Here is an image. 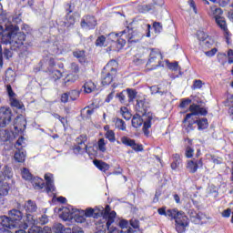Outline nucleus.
<instances>
[{
    "instance_id": "0e129e2a",
    "label": "nucleus",
    "mask_w": 233,
    "mask_h": 233,
    "mask_svg": "<svg viewBox=\"0 0 233 233\" xmlns=\"http://www.w3.org/2000/svg\"><path fill=\"white\" fill-rule=\"evenodd\" d=\"M28 233H41V227L39 226H31L28 229Z\"/></svg>"
},
{
    "instance_id": "473e14b6",
    "label": "nucleus",
    "mask_w": 233,
    "mask_h": 233,
    "mask_svg": "<svg viewBox=\"0 0 233 233\" xmlns=\"http://www.w3.org/2000/svg\"><path fill=\"white\" fill-rule=\"evenodd\" d=\"M156 59H163V55H161L159 49H151L148 63H154Z\"/></svg>"
},
{
    "instance_id": "7c9ffc66",
    "label": "nucleus",
    "mask_w": 233,
    "mask_h": 233,
    "mask_svg": "<svg viewBox=\"0 0 233 233\" xmlns=\"http://www.w3.org/2000/svg\"><path fill=\"white\" fill-rule=\"evenodd\" d=\"M85 217L86 218H95L97 219V218H101V213L99 212V208H87L85 211Z\"/></svg>"
},
{
    "instance_id": "5701e85b",
    "label": "nucleus",
    "mask_w": 233,
    "mask_h": 233,
    "mask_svg": "<svg viewBox=\"0 0 233 233\" xmlns=\"http://www.w3.org/2000/svg\"><path fill=\"white\" fill-rule=\"evenodd\" d=\"M45 179L46 183V190L48 193L56 191V186H54V175L50 173H46L45 175Z\"/></svg>"
},
{
    "instance_id": "f8f14e48",
    "label": "nucleus",
    "mask_w": 233,
    "mask_h": 233,
    "mask_svg": "<svg viewBox=\"0 0 233 233\" xmlns=\"http://www.w3.org/2000/svg\"><path fill=\"white\" fill-rule=\"evenodd\" d=\"M12 121V110L10 107H0V128L6 127Z\"/></svg>"
},
{
    "instance_id": "393cba45",
    "label": "nucleus",
    "mask_w": 233,
    "mask_h": 233,
    "mask_svg": "<svg viewBox=\"0 0 233 233\" xmlns=\"http://www.w3.org/2000/svg\"><path fill=\"white\" fill-rule=\"evenodd\" d=\"M73 221L76 223H85L86 221V217H85V210L76 208L73 215Z\"/></svg>"
},
{
    "instance_id": "5fc2aeb1",
    "label": "nucleus",
    "mask_w": 233,
    "mask_h": 233,
    "mask_svg": "<svg viewBox=\"0 0 233 233\" xmlns=\"http://www.w3.org/2000/svg\"><path fill=\"white\" fill-rule=\"evenodd\" d=\"M86 135H80L78 137H76V145H86L85 143H86Z\"/></svg>"
},
{
    "instance_id": "4468645a",
    "label": "nucleus",
    "mask_w": 233,
    "mask_h": 233,
    "mask_svg": "<svg viewBox=\"0 0 233 233\" xmlns=\"http://www.w3.org/2000/svg\"><path fill=\"white\" fill-rule=\"evenodd\" d=\"M197 36L202 48H210V46L214 45V39H212V37L208 36V35L203 31H198L197 33Z\"/></svg>"
},
{
    "instance_id": "f704fd0d",
    "label": "nucleus",
    "mask_w": 233,
    "mask_h": 233,
    "mask_svg": "<svg viewBox=\"0 0 233 233\" xmlns=\"http://www.w3.org/2000/svg\"><path fill=\"white\" fill-rule=\"evenodd\" d=\"M85 94H92L96 90V84L92 81H87L83 86Z\"/></svg>"
},
{
    "instance_id": "bb28decb",
    "label": "nucleus",
    "mask_w": 233,
    "mask_h": 233,
    "mask_svg": "<svg viewBox=\"0 0 233 233\" xmlns=\"http://www.w3.org/2000/svg\"><path fill=\"white\" fill-rule=\"evenodd\" d=\"M24 208L26 212V214H32L34 212L37 211V204L32 200H27L25 203Z\"/></svg>"
},
{
    "instance_id": "69168bd1",
    "label": "nucleus",
    "mask_w": 233,
    "mask_h": 233,
    "mask_svg": "<svg viewBox=\"0 0 233 233\" xmlns=\"http://www.w3.org/2000/svg\"><path fill=\"white\" fill-rule=\"evenodd\" d=\"M192 103V100L189 98H185L180 103V108H187V106H189V104Z\"/></svg>"
},
{
    "instance_id": "39448f33",
    "label": "nucleus",
    "mask_w": 233,
    "mask_h": 233,
    "mask_svg": "<svg viewBox=\"0 0 233 233\" xmlns=\"http://www.w3.org/2000/svg\"><path fill=\"white\" fill-rule=\"evenodd\" d=\"M100 212V219L96 222V230L101 233L106 232L107 228L116 221V211H111L110 206L106 205V208H98Z\"/></svg>"
},
{
    "instance_id": "3c124183",
    "label": "nucleus",
    "mask_w": 233,
    "mask_h": 233,
    "mask_svg": "<svg viewBox=\"0 0 233 233\" xmlns=\"http://www.w3.org/2000/svg\"><path fill=\"white\" fill-rule=\"evenodd\" d=\"M106 138L110 141V143H114L116 141V133L113 130H108L106 133Z\"/></svg>"
},
{
    "instance_id": "a18cd8bd",
    "label": "nucleus",
    "mask_w": 233,
    "mask_h": 233,
    "mask_svg": "<svg viewBox=\"0 0 233 233\" xmlns=\"http://www.w3.org/2000/svg\"><path fill=\"white\" fill-rule=\"evenodd\" d=\"M50 77L53 81H57V79H61V77H63V73L59 70H53L50 74Z\"/></svg>"
},
{
    "instance_id": "de8ad7c7",
    "label": "nucleus",
    "mask_w": 233,
    "mask_h": 233,
    "mask_svg": "<svg viewBox=\"0 0 233 233\" xmlns=\"http://www.w3.org/2000/svg\"><path fill=\"white\" fill-rule=\"evenodd\" d=\"M97 147L100 152H106V142L105 138H100L97 142Z\"/></svg>"
},
{
    "instance_id": "49530a36",
    "label": "nucleus",
    "mask_w": 233,
    "mask_h": 233,
    "mask_svg": "<svg viewBox=\"0 0 233 233\" xmlns=\"http://www.w3.org/2000/svg\"><path fill=\"white\" fill-rule=\"evenodd\" d=\"M167 65L169 70H172L173 72H177V70H181V67H179V64L177 62L170 63L168 60H167Z\"/></svg>"
},
{
    "instance_id": "052dcab7",
    "label": "nucleus",
    "mask_w": 233,
    "mask_h": 233,
    "mask_svg": "<svg viewBox=\"0 0 233 233\" xmlns=\"http://www.w3.org/2000/svg\"><path fill=\"white\" fill-rule=\"evenodd\" d=\"M79 91L77 90H72L70 93H69V97L70 99H72V101H76V99H77V97H79Z\"/></svg>"
},
{
    "instance_id": "f257e3e1",
    "label": "nucleus",
    "mask_w": 233,
    "mask_h": 233,
    "mask_svg": "<svg viewBox=\"0 0 233 233\" xmlns=\"http://www.w3.org/2000/svg\"><path fill=\"white\" fill-rule=\"evenodd\" d=\"M0 38L2 45H10L12 50H21L26 52L28 47L25 46L26 35L19 32V26L12 25V22H7L5 25H0Z\"/></svg>"
},
{
    "instance_id": "37998d69",
    "label": "nucleus",
    "mask_w": 233,
    "mask_h": 233,
    "mask_svg": "<svg viewBox=\"0 0 233 233\" xmlns=\"http://www.w3.org/2000/svg\"><path fill=\"white\" fill-rule=\"evenodd\" d=\"M120 114L126 119V121H130L132 118V114H130V111H128V108L127 107H121L120 108Z\"/></svg>"
},
{
    "instance_id": "412c9836",
    "label": "nucleus",
    "mask_w": 233,
    "mask_h": 233,
    "mask_svg": "<svg viewBox=\"0 0 233 233\" xmlns=\"http://www.w3.org/2000/svg\"><path fill=\"white\" fill-rule=\"evenodd\" d=\"M51 56H59L63 54V52H66V49L61 47L57 42L49 43V47L47 49Z\"/></svg>"
},
{
    "instance_id": "f03ea898",
    "label": "nucleus",
    "mask_w": 233,
    "mask_h": 233,
    "mask_svg": "<svg viewBox=\"0 0 233 233\" xmlns=\"http://www.w3.org/2000/svg\"><path fill=\"white\" fill-rule=\"evenodd\" d=\"M160 216H166V218H170L175 219V228L177 233H186L188 225H190V220L185 212L179 211L177 208L165 209V208H160L157 210Z\"/></svg>"
},
{
    "instance_id": "2f4dec72",
    "label": "nucleus",
    "mask_w": 233,
    "mask_h": 233,
    "mask_svg": "<svg viewBox=\"0 0 233 233\" xmlns=\"http://www.w3.org/2000/svg\"><path fill=\"white\" fill-rule=\"evenodd\" d=\"M74 154H88V146L76 144L73 147Z\"/></svg>"
},
{
    "instance_id": "4be33fe9",
    "label": "nucleus",
    "mask_w": 233,
    "mask_h": 233,
    "mask_svg": "<svg viewBox=\"0 0 233 233\" xmlns=\"http://www.w3.org/2000/svg\"><path fill=\"white\" fill-rule=\"evenodd\" d=\"M208 15L215 20L219 19V17L223 16V9L218 7L217 5L210 6L209 10L208 11Z\"/></svg>"
},
{
    "instance_id": "09e8293b",
    "label": "nucleus",
    "mask_w": 233,
    "mask_h": 233,
    "mask_svg": "<svg viewBox=\"0 0 233 233\" xmlns=\"http://www.w3.org/2000/svg\"><path fill=\"white\" fill-rule=\"evenodd\" d=\"M53 232L55 233H63L65 232V226L61 223H56L53 226Z\"/></svg>"
},
{
    "instance_id": "1a4fd4ad",
    "label": "nucleus",
    "mask_w": 233,
    "mask_h": 233,
    "mask_svg": "<svg viewBox=\"0 0 233 233\" xmlns=\"http://www.w3.org/2000/svg\"><path fill=\"white\" fill-rule=\"evenodd\" d=\"M107 41H116L113 43L114 46H116V47L114 49L116 52H119V50H123L125 47V45H127V40L123 38V35H121V32L119 33H110L106 36Z\"/></svg>"
},
{
    "instance_id": "603ef678",
    "label": "nucleus",
    "mask_w": 233,
    "mask_h": 233,
    "mask_svg": "<svg viewBox=\"0 0 233 233\" xmlns=\"http://www.w3.org/2000/svg\"><path fill=\"white\" fill-rule=\"evenodd\" d=\"M105 43H106V37L105 35H100L97 37L96 41V46H105Z\"/></svg>"
},
{
    "instance_id": "72a5a7b5",
    "label": "nucleus",
    "mask_w": 233,
    "mask_h": 233,
    "mask_svg": "<svg viewBox=\"0 0 233 233\" xmlns=\"http://www.w3.org/2000/svg\"><path fill=\"white\" fill-rule=\"evenodd\" d=\"M12 57V51L10 49H5L0 47V66H3V59H10Z\"/></svg>"
},
{
    "instance_id": "a878e982",
    "label": "nucleus",
    "mask_w": 233,
    "mask_h": 233,
    "mask_svg": "<svg viewBox=\"0 0 233 233\" xmlns=\"http://www.w3.org/2000/svg\"><path fill=\"white\" fill-rule=\"evenodd\" d=\"M74 25H76V17L72 15V9H69L64 19V26L69 28V26H74Z\"/></svg>"
},
{
    "instance_id": "4c0bfd02",
    "label": "nucleus",
    "mask_w": 233,
    "mask_h": 233,
    "mask_svg": "<svg viewBox=\"0 0 233 233\" xmlns=\"http://www.w3.org/2000/svg\"><path fill=\"white\" fill-rule=\"evenodd\" d=\"M74 57L78 59L79 63H85L86 61V56L85 55V51L76 50L73 52Z\"/></svg>"
},
{
    "instance_id": "c85d7f7f",
    "label": "nucleus",
    "mask_w": 233,
    "mask_h": 233,
    "mask_svg": "<svg viewBox=\"0 0 233 233\" xmlns=\"http://www.w3.org/2000/svg\"><path fill=\"white\" fill-rule=\"evenodd\" d=\"M12 177V169L8 167L4 168V172H0V185L3 184V181H6V179H11Z\"/></svg>"
},
{
    "instance_id": "9d476101",
    "label": "nucleus",
    "mask_w": 233,
    "mask_h": 233,
    "mask_svg": "<svg viewBox=\"0 0 233 233\" xmlns=\"http://www.w3.org/2000/svg\"><path fill=\"white\" fill-rule=\"evenodd\" d=\"M128 220L127 219H121L118 222V227L121 228V230L117 229V228H114L112 225L109 226L108 233H134V229L132 228L128 227Z\"/></svg>"
},
{
    "instance_id": "20e7f679",
    "label": "nucleus",
    "mask_w": 233,
    "mask_h": 233,
    "mask_svg": "<svg viewBox=\"0 0 233 233\" xmlns=\"http://www.w3.org/2000/svg\"><path fill=\"white\" fill-rule=\"evenodd\" d=\"M191 113L187 114L186 117L183 120V128L186 132H192L194 130V125L198 123L196 116H207L208 110L205 107H201L196 104H193L189 106Z\"/></svg>"
},
{
    "instance_id": "ea45409f",
    "label": "nucleus",
    "mask_w": 233,
    "mask_h": 233,
    "mask_svg": "<svg viewBox=\"0 0 233 233\" xmlns=\"http://www.w3.org/2000/svg\"><path fill=\"white\" fill-rule=\"evenodd\" d=\"M114 123H115V127L117 128L118 130H122V131L127 130V124L124 122L123 119L115 118Z\"/></svg>"
},
{
    "instance_id": "c756f323",
    "label": "nucleus",
    "mask_w": 233,
    "mask_h": 233,
    "mask_svg": "<svg viewBox=\"0 0 233 233\" xmlns=\"http://www.w3.org/2000/svg\"><path fill=\"white\" fill-rule=\"evenodd\" d=\"M93 163L95 167L98 168V170H101V172H106L110 169V165L106 164V162L101 160H94Z\"/></svg>"
},
{
    "instance_id": "8fccbe9b",
    "label": "nucleus",
    "mask_w": 233,
    "mask_h": 233,
    "mask_svg": "<svg viewBox=\"0 0 233 233\" xmlns=\"http://www.w3.org/2000/svg\"><path fill=\"white\" fill-rule=\"evenodd\" d=\"M11 106H14L15 108L21 109L22 104L19 102V100L15 99V96H13L10 98Z\"/></svg>"
},
{
    "instance_id": "6ab92c4d",
    "label": "nucleus",
    "mask_w": 233,
    "mask_h": 233,
    "mask_svg": "<svg viewBox=\"0 0 233 233\" xmlns=\"http://www.w3.org/2000/svg\"><path fill=\"white\" fill-rule=\"evenodd\" d=\"M121 143L123 145H126V147H131L132 149L135 150V152H143V145L136 144V140L132 138L123 137L121 138Z\"/></svg>"
},
{
    "instance_id": "7ed1b4c3",
    "label": "nucleus",
    "mask_w": 233,
    "mask_h": 233,
    "mask_svg": "<svg viewBox=\"0 0 233 233\" xmlns=\"http://www.w3.org/2000/svg\"><path fill=\"white\" fill-rule=\"evenodd\" d=\"M0 221H2L4 227L8 228H28V224H23V212L19 209H11L9 217H0Z\"/></svg>"
},
{
    "instance_id": "13d9d810",
    "label": "nucleus",
    "mask_w": 233,
    "mask_h": 233,
    "mask_svg": "<svg viewBox=\"0 0 233 233\" xmlns=\"http://www.w3.org/2000/svg\"><path fill=\"white\" fill-rule=\"evenodd\" d=\"M37 225H46V223H48V216L46 215H42L41 218H39V219H37Z\"/></svg>"
},
{
    "instance_id": "4d7b16f0",
    "label": "nucleus",
    "mask_w": 233,
    "mask_h": 233,
    "mask_svg": "<svg viewBox=\"0 0 233 233\" xmlns=\"http://www.w3.org/2000/svg\"><path fill=\"white\" fill-rule=\"evenodd\" d=\"M202 86H203V81L195 80L193 82V86H192L193 90H199V88H202Z\"/></svg>"
},
{
    "instance_id": "cd10ccee",
    "label": "nucleus",
    "mask_w": 233,
    "mask_h": 233,
    "mask_svg": "<svg viewBox=\"0 0 233 233\" xmlns=\"http://www.w3.org/2000/svg\"><path fill=\"white\" fill-rule=\"evenodd\" d=\"M12 137H14V134L8 130H0V142L6 143L8 141H12Z\"/></svg>"
},
{
    "instance_id": "864d4df0",
    "label": "nucleus",
    "mask_w": 233,
    "mask_h": 233,
    "mask_svg": "<svg viewBox=\"0 0 233 233\" xmlns=\"http://www.w3.org/2000/svg\"><path fill=\"white\" fill-rule=\"evenodd\" d=\"M151 94H160V96H163V94H167V90H161V87H157L156 86H151Z\"/></svg>"
},
{
    "instance_id": "bf43d9fd",
    "label": "nucleus",
    "mask_w": 233,
    "mask_h": 233,
    "mask_svg": "<svg viewBox=\"0 0 233 233\" xmlns=\"http://www.w3.org/2000/svg\"><path fill=\"white\" fill-rule=\"evenodd\" d=\"M24 145H25V138L23 137H20L18 138V140L16 141L15 147V148H23V147H25Z\"/></svg>"
},
{
    "instance_id": "f3484780",
    "label": "nucleus",
    "mask_w": 233,
    "mask_h": 233,
    "mask_svg": "<svg viewBox=\"0 0 233 233\" xmlns=\"http://www.w3.org/2000/svg\"><path fill=\"white\" fill-rule=\"evenodd\" d=\"M187 169L190 174H196L198 168H203V159H193L187 163Z\"/></svg>"
},
{
    "instance_id": "c9c22d12",
    "label": "nucleus",
    "mask_w": 233,
    "mask_h": 233,
    "mask_svg": "<svg viewBox=\"0 0 233 233\" xmlns=\"http://www.w3.org/2000/svg\"><path fill=\"white\" fill-rule=\"evenodd\" d=\"M180 165H181V157L179 156V154H174L173 162L171 163L172 170H176L177 168H179Z\"/></svg>"
},
{
    "instance_id": "aec40b11",
    "label": "nucleus",
    "mask_w": 233,
    "mask_h": 233,
    "mask_svg": "<svg viewBox=\"0 0 233 233\" xmlns=\"http://www.w3.org/2000/svg\"><path fill=\"white\" fill-rule=\"evenodd\" d=\"M96 25H97L96 17L90 15L84 17L81 22L82 28H86L87 30H93V28H96Z\"/></svg>"
},
{
    "instance_id": "338daca9",
    "label": "nucleus",
    "mask_w": 233,
    "mask_h": 233,
    "mask_svg": "<svg viewBox=\"0 0 233 233\" xmlns=\"http://www.w3.org/2000/svg\"><path fill=\"white\" fill-rule=\"evenodd\" d=\"M228 63L229 65H232V63H233V50L232 49H228Z\"/></svg>"
},
{
    "instance_id": "e2e57ef3",
    "label": "nucleus",
    "mask_w": 233,
    "mask_h": 233,
    "mask_svg": "<svg viewBox=\"0 0 233 233\" xmlns=\"http://www.w3.org/2000/svg\"><path fill=\"white\" fill-rule=\"evenodd\" d=\"M193 156H194V148H192L191 147H186V157L190 159V157H192Z\"/></svg>"
},
{
    "instance_id": "6e6d98bb",
    "label": "nucleus",
    "mask_w": 233,
    "mask_h": 233,
    "mask_svg": "<svg viewBox=\"0 0 233 233\" xmlns=\"http://www.w3.org/2000/svg\"><path fill=\"white\" fill-rule=\"evenodd\" d=\"M153 28L156 34H161V30H163V25L159 22H154Z\"/></svg>"
},
{
    "instance_id": "680f3d73",
    "label": "nucleus",
    "mask_w": 233,
    "mask_h": 233,
    "mask_svg": "<svg viewBox=\"0 0 233 233\" xmlns=\"http://www.w3.org/2000/svg\"><path fill=\"white\" fill-rule=\"evenodd\" d=\"M21 126H15V130H23L26 128V120L25 118H20Z\"/></svg>"
},
{
    "instance_id": "9b49d317",
    "label": "nucleus",
    "mask_w": 233,
    "mask_h": 233,
    "mask_svg": "<svg viewBox=\"0 0 233 233\" xmlns=\"http://www.w3.org/2000/svg\"><path fill=\"white\" fill-rule=\"evenodd\" d=\"M165 5L164 0H153V4L143 5L138 7L141 14H148V12H156L158 8H161Z\"/></svg>"
},
{
    "instance_id": "dca6fc26",
    "label": "nucleus",
    "mask_w": 233,
    "mask_h": 233,
    "mask_svg": "<svg viewBox=\"0 0 233 233\" xmlns=\"http://www.w3.org/2000/svg\"><path fill=\"white\" fill-rule=\"evenodd\" d=\"M60 218L63 219V221H74V214L76 212V208L74 207L69 206L67 208H63L60 209Z\"/></svg>"
},
{
    "instance_id": "a211bd4d",
    "label": "nucleus",
    "mask_w": 233,
    "mask_h": 233,
    "mask_svg": "<svg viewBox=\"0 0 233 233\" xmlns=\"http://www.w3.org/2000/svg\"><path fill=\"white\" fill-rule=\"evenodd\" d=\"M148 102L147 101V99L142 98V99H137V104H136V110H137V114H140V115H147L148 114Z\"/></svg>"
},
{
    "instance_id": "423d86ee",
    "label": "nucleus",
    "mask_w": 233,
    "mask_h": 233,
    "mask_svg": "<svg viewBox=\"0 0 233 233\" xmlns=\"http://www.w3.org/2000/svg\"><path fill=\"white\" fill-rule=\"evenodd\" d=\"M153 121L154 116L152 115V113L148 112L147 115H141L139 113H137L136 115H134L131 123L134 128H139L144 125V134L146 136H148V128L152 127Z\"/></svg>"
},
{
    "instance_id": "ddd939ff",
    "label": "nucleus",
    "mask_w": 233,
    "mask_h": 233,
    "mask_svg": "<svg viewBox=\"0 0 233 233\" xmlns=\"http://www.w3.org/2000/svg\"><path fill=\"white\" fill-rule=\"evenodd\" d=\"M122 37L127 39L128 43H138L141 41V37L137 35V33L130 27H126L125 30L120 32Z\"/></svg>"
},
{
    "instance_id": "58836bf2",
    "label": "nucleus",
    "mask_w": 233,
    "mask_h": 233,
    "mask_svg": "<svg viewBox=\"0 0 233 233\" xmlns=\"http://www.w3.org/2000/svg\"><path fill=\"white\" fill-rule=\"evenodd\" d=\"M26 225L28 227V225H31L32 227L37 225V223H39V220H37V218H35V217L30 213H26Z\"/></svg>"
},
{
    "instance_id": "0eeeda50",
    "label": "nucleus",
    "mask_w": 233,
    "mask_h": 233,
    "mask_svg": "<svg viewBox=\"0 0 233 233\" xmlns=\"http://www.w3.org/2000/svg\"><path fill=\"white\" fill-rule=\"evenodd\" d=\"M117 61L111 60L102 70V85L105 86L106 85H110L112 81H114V77H116L117 74Z\"/></svg>"
},
{
    "instance_id": "a19ab883",
    "label": "nucleus",
    "mask_w": 233,
    "mask_h": 233,
    "mask_svg": "<svg viewBox=\"0 0 233 233\" xmlns=\"http://www.w3.org/2000/svg\"><path fill=\"white\" fill-rule=\"evenodd\" d=\"M8 192H10V185H8V182L0 184V196H8Z\"/></svg>"
},
{
    "instance_id": "6e6552de",
    "label": "nucleus",
    "mask_w": 233,
    "mask_h": 233,
    "mask_svg": "<svg viewBox=\"0 0 233 233\" xmlns=\"http://www.w3.org/2000/svg\"><path fill=\"white\" fill-rule=\"evenodd\" d=\"M22 177L23 179H25V181H31L34 188L36 190H41V188H45V181L43 178L39 177H32V173H30V170L28 168L24 167L22 169Z\"/></svg>"
},
{
    "instance_id": "e433bc0d",
    "label": "nucleus",
    "mask_w": 233,
    "mask_h": 233,
    "mask_svg": "<svg viewBox=\"0 0 233 233\" xmlns=\"http://www.w3.org/2000/svg\"><path fill=\"white\" fill-rule=\"evenodd\" d=\"M77 79H79L78 75L69 74L66 76V78H64L63 85H64V86H66L68 85V83H76V81H77Z\"/></svg>"
},
{
    "instance_id": "2eb2a0df",
    "label": "nucleus",
    "mask_w": 233,
    "mask_h": 233,
    "mask_svg": "<svg viewBox=\"0 0 233 233\" xmlns=\"http://www.w3.org/2000/svg\"><path fill=\"white\" fill-rule=\"evenodd\" d=\"M215 22L217 26H218V28L224 32V37L226 38V41L228 45L230 41V32H228V27L227 26V20L225 17L220 16L219 18H217Z\"/></svg>"
},
{
    "instance_id": "774afa93",
    "label": "nucleus",
    "mask_w": 233,
    "mask_h": 233,
    "mask_svg": "<svg viewBox=\"0 0 233 233\" xmlns=\"http://www.w3.org/2000/svg\"><path fill=\"white\" fill-rule=\"evenodd\" d=\"M8 227L6 226H4L3 223H2V220H0V233H11L9 230H8Z\"/></svg>"
},
{
    "instance_id": "79ce46f5",
    "label": "nucleus",
    "mask_w": 233,
    "mask_h": 233,
    "mask_svg": "<svg viewBox=\"0 0 233 233\" xmlns=\"http://www.w3.org/2000/svg\"><path fill=\"white\" fill-rule=\"evenodd\" d=\"M197 124L198 130H205V128H208V120L207 118L197 120Z\"/></svg>"
},
{
    "instance_id": "c03bdc74",
    "label": "nucleus",
    "mask_w": 233,
    "mask_h": 233,
    "mask_svg": "<svg viewBox=\"0 0 233 233\" xmlns=\"http://www.w3.org/2000/svg\"><path fill=\"white\" fill-rule=\"evenodd\" d=\"M126 94L128 97V102L129 103H132V101H134V99H136V97L137 96V92H136V90L130 89V88H127L126 90Z\"/></svg>"
},
{
    "instance_id": "b1692460",
    "label": "nucleus",
    "mask_w": 233,
    "mask_h": 233,
    "mask_svg": "<svg viewBox=\"0 0 233 233\" xmlns=\"http://www.w3.org/2000/svg\"><path fill=\"white\" fill-rule=\"evenodd\" d=\"M14 157L17 163H25V160L26 159V151H25L23 147H17Z\"/></svg>"
}]
</instances>
